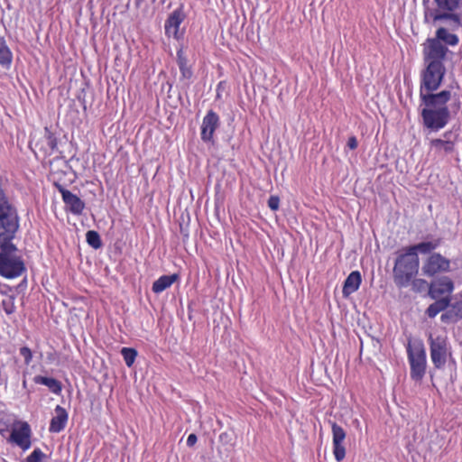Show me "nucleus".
<instances>
[{"label": "nucleus", "instance_id": "nucleus-28", "mask_svg": "<svg viewBox=\"0 0 462 462\" xmlns=\"http://www.w3.org/2000/svg\"><path fill=\"white\" fill-rule=\"evenodd\" d=\"M14 300V297L11 295H8L2 300L3 310L7 315H11L15 312L16 308Z\"/></svg>", "mask_w": 462, "mask_h": 462}, {"label": "nucleus", "instance_id": "nucleus-3", "mask_svg": "<svg viewBox=\"0 0 462 462\" xmlns=\"http://www.w3.org/2000/svg\"><path fill=\"white\" fill-rule=\"evenodd\" d=\"M424 107L420 111L424 127L438 132L444 128L450 119L448 102L451 99V92L442 90L435 95H422L420 97Z\"/></svg>", "mask_w": 462, "mask_h": 462}, {"label": "nucleus", "instance_id": "nucleus-21", "mask_svg": "<svg viewBox=\"0 0 462 462\" xmlns=\"http://www.w3.org/2000/svg\"><path fill=\"white\" fill-rule=\"evenodd\" d=\"M33 381L37 384L47 386L49 390L55 394H60L62 391L61 383L55 378L36 375Z\"/></svg>", "mask_w": 462, "mask_h": 462}, {"label": "nucleus", "instance_id": "nucleus-16", "mask_svg": "<svg viewBox=\"0 0 462 462\" xmlns=\"http://www.w3.org/2000/svg\"><path fill=\"white\" fill-rule=\"evenodd\" d=\"M184 19L185 14L182 8L174 10L165 21L164 29L166 35L178 38L179 28Z\"/></svg>", "mask_w": 462, "mask_h": 462}, {"label": "nucleus", "instance_id": "nucleus-12", "mask_svg": "<svg viewBox=\"0 0 462 462\" xmlns=\"http://www.w3.org/2000/svg\"><path fill=\"white\" fill-rule=\"evenodd\" d=\"M56 187L61 195L66 210L75 216L81 215L85 209V202L76 194L65 189L62 185L56 184Z\"/></svg>", "mask_w": 462, "mask_h": 462}, {"label": "nucleus", "instance_id": "nucleus-19", "mask_svg": "<svg viewBox=\"0 0 462 462\" xmlns=\"http://www.w3.org/2000/svg\"><path fill=\"white\" fill-rule=\"evenodd\" d=\"M179 279L180 275L178 273L162 275L153 282L152 291L154 293L159 294L166 289L170 288L174 282L179 281Z\"/></svg>", "mask_w": 462, "mask_h": 462}, {"label": "nucleus", "instance_id": "nucleus-26", "mask_svg": "<svg viewBox=\"0 0 462 462\" xmlns=\"http://www.w3.org/2000/svg\"><path fill=\"white\" fill-rule=\"evenodd\" d=\"M121 354L123 356L125 365L128 367H131L134 365L135 358L137 356V351L132 347H123L121 349Z\"/></svg>", "mask_w": 462, "mask_h": 462}, {"label": "nucleus", "instance_id": "nucleus-18", "mask_svg": "<svg viewBox=\"0 0 462 462\" xmlns=\"http://www.w3.org/2000/svg\"><path fill=\"white\" fill-rule=\"evenodd\" d=\"M362 282V276L359 271H353L349 273L344 282L342 293L344 297H348L356 292Z\"/></svg>", "mask_w": 462, "mask_h": 462}, {"label": "nucleus", "instance_id": "nucleus-2", "mask_svg": "<svg viewBox=\"0 0 462 462\" xmlns=\"http://www.w3.org/2000/svg\"><path fill=\"white\" fill-rule=\"evenodd\" d=\"M448 48L435 39H428L423 44V59L426 69L422 72L420 97L422 95H435L443 80L446 69L444 60Z\"/></svg>", "mask_w": 462, "mask_h": 462}, {"label": "nucleus", "instance_id": "nucleus-7", "mask_svg": "<svg viewBox=\"0 0 462 462\" xmlns=\"http://www.w3.org/2000/svg\"><path fill=\"white\" fill-rule=\"evenodd\" d=\"M459 134L451 130L446 131L441 137L430 141V148L437 156H445L456 152Z\"/></svg>", "mask_w": 462, "mask_h": 462}, {"label": "nucleus", "instance_id": "nucleus-24", "mask_svg": "<svg viewBox=\"0 0 462 462\" xmlns=\"http://www.w3.org/2000/svg\"><path fill=\"white\" fill-rule=\"evenodd\" d=\"M177 63L181 74V78L189 79L192 77L191 68L188 65V59L182 48L177 51Z\"/></svg>", "mask_w": 462, "mask_h": 462}, {"label": "nucleus", "instance_id": "nucleus-32", "mask_svg": "<svg viewBox=\"0 0 462 462\" xmlns=\"http://www.w3.org/2000/svg\"><path fill=\"white\" fill-rule=\"evenodd\" d=\"M450 310L454 316L457 317V319H462V300L456 301L453 304H450Z\"/></svg>", "mask_w": 462, "mask_h": 462}, {"label": "nucleus", "instance_id": "nucleus-15", "mask_svg": "<svg viewBox=\"0 0 462 462\" xmlns=\"http://www.w3.org/2000/svg\"><path fill=\"white\" fill-rule=\"evenodd\" d=\"M34 146L42 152L44 157L51 156L58 148V140L55 134L48 127H45L43 138L37 141Z\"/></svg>", "mask_w": 462, "mask_h": 462}, {"label": "nucleus", "instance_id": "nucleus-38", "mask_svg": "<svg viewBox=\"0 0 462 462\" xmlns=\"http://www.w3.org/2000/svg\"><path fill=\"white\" fill-rule=\"evenodd\" d=\"M461 100L458 97L452 105V112L456 115L461 108Z\"/></svg>", "mask_w": 462, "mask_h": 462}, {"label": "nucleus", "instance_id": "nucleus-4", "mask_svg": "<svg viewBox=\"0 0 462 462\" xmlns=\"http://www.w3.org/2000/svg\"><path fill=\"white\" fill-rule=\"evenodd\" d=\"M420 259L417 254L411 253L406 247L396 252L393 269V277L398 288H406L419 272Z\"/></svg>", "mask_w": 462, "mask_h": 462}, {"label": "nucleus", "instance_id": "nucleus-6", "mask_svg": "<svg viewBox=\"0 0 462 462\" xmlns=\"http://www.w3.org/2000/svg\"><path fill=\"white\" fill-rule=\"evenodd\" d=\"M406 348L411 379L416 383H421L427 370V355L424 344L420 339L409 340Z\"/></svg>", "mask_w": 462, "mask_h": 462}, {"label": "nucleus", "instance_id": "nucleus-8", "mask_svg": "<svg viewBox=\"0 0 462 462\" xmlns=\"http://www.w3.org/2000/svg\"><path fill=\"white\" fill-rule=\"evenodd\" d=\"M430 351L431 361L437 369L444 367L448 353V343L446 336L429 337Z\"/></svg>", "mask_w": 462, "mask_h": 462}, {"label": "nucleus", "instance_id": "nucleus-29", "mask_svg": "<svg viewBox=\"0 0 462 462\" xmlns=\"http://www.w3.org/2000/svg\"><path fill=\"white\" fill-rule=\"evenodd\" d=\"M46 454L39 448H36L26 458L25 462H43Z\"/></svg>", "mask_w": 462, "mask_h": 462}, {"label": "nucleus", "instance_id": "nucleus-22", "mask_svg": "<svg viewBox=\"0 0 462 462\" xmlns=\"http://www.w3.org/2000/svg\"><path fill=\"white\" fill-rule=\"evenodd\" d=\"M440 245V239L434 241L421 242L414 245L407 246L406 248L411 252L418 254V252L421 254H428L437 249Z\"/></svg>", "mask_w": 462, "mask_h": 462}, {"label": "nucleus", "instance_id": "nucleus-5", "mask_svg": "<svg viewBox=\"0 0 462 462\" xmlns=\"http://www.w3.org/2000/svg\"><path fill=\"white\" fill-rule=\"evenodd\" d=\"M435 8L425 11V18L432 22L451 21L457 26L462 24V0H433Z\"/></svg>", "mask_w": 462, "mask_h": 462}, {"label": "nucleus", "instance_id": "nucleus-27", "mask_svg": "<svg viewBox=\"0 0 462 462\" xmlns=\"http://www.w3.org/2000/svg\"><path fill=\"white\" fill-rule=\"evenodd\" d=\"M86 239L88 244L95 249H98L102 245L100 236L97 231H88L86 234Z\"/></svg>", "mask_w": 462, "mask_h": 462}, {"label": "nucleus", "instance_id": "nucleus-35", "mask_svg": "<svg viewBox=\"0 0 462 462\" xmlns=\"http://www.w3.org/2000/svg\"><path fill=\"white\" fill-rule=\"evenodd\" d=\"M218 439H219V442H221L224 445H228V444H231V442H232V437L226 431L220 433Z\"/></svg>", "mask_w": 462, "mask_h": 462}, {"label": "nucleus", "instance_id": "nucleus-17", "mask_svg": "<svg viewBox=\"0 0 462 462\" xmlns=\"http://www.w3.org/2000/svg\"><path fill=\"white\" fill-rule=\"evenodd\" d=\"M54 412L55 414L50 422L49 431L51 433H59L65 429L68 422L69 414L67 411L60 405L55 407Z\"/></svg>", "mask_w": 462, "mask_h": 462}, {"label": "nucleus", "instance_id": "nucleus-11", "mask_svg": "<svg viewBox=\"0 0 462 462\" xmlns=\"http://www.w3.org/2000/svg\"><path fill=\"white\" fill-rule=\"evenodd\" d=\"M220 125L218 115L209 110L202 119L200 127V137L205 143H214V134Z\"/></svg>", "mask_w": 462, "mask_h": 462}, {"label": "nucleus", "instance_id": "nucleus-30", "mask_svg": "<svg viewBox=\"0 0 462 462\" xmlns=\"http://www.w3.org/2000/svg\"><path fill=\"white\" fill-rule=\"evenodd\" d=\"M412 290L417 292L424 291L430 284L424 279H413L411 282Z\"/></svg>", "mask_w": 462, "mask_h": 462}, {"label": "nucleus", "instance_id": "nucleus-13", "mask_svg": "<svg viewBox=\"0 0 462 462\" xmlns=\"http://www.w3.org/2000/svg\"><path fill=\"white\" fill-rule=\"evenodd\" d=\"M454 288L453 281L448 276H442L430 283L429 295L433 300L450 297Z\"/></svg>", "mask_w": 462, "mask_h": 462}, {"label": "nucleus", "instance_id": "nucleus-33", "mask_svg": "<svg viewBox=\"0 0 462 462\" xmlns=\"http://www.w3.org/2000/svg\"><path fill=\"white\" fill-rule=\"evenodd\" d=\"M267 204L271 210L276 211L280 207V198L278 196H271L267 201Z\"/></svg>", "mask_w": 462, "mask_h": 462}, {"label": "nucleus", "instance_id": "nucleus-20", "mask_svg": "<svg viewBox=\"0 0 462 462\" xmlns=\"http://www.w3.org/2000/svg\"><path fill=\"white\" fill-rule=\"evenodd\" d=\"M450 297H442L436 299L426 310L429 318H435L439 312L445 310L450 305Z\"/></svg>", "mask_w": 462, "mask_h": 462}, {"label": "nucleus", "instance_id": "nucleus-10", "mask_svg": "<svg viewBox=\"0 0 462 462\" xmlns=\"http://www.w3.org/2000/svg\"><path fill=\"white\" fill-rule=\"evenodd\" d=\"M449 271L450 260L439 253L430 254L422 265L423 274L429 277H433L439 273H448Z\"/></svg>", "mask_w": 462, "mask_h": 462}, {"label": "nucleus", "instance_id": "nucleus-25", "mask_svg": "<svg viewBox=\"0 0 462 462\" xmlns=\"http://www.w3.org/2000/svg\"><path fill=\"white\" fill-rule=\"evenodd\" d=\"M434 39L439 41L440 43L441 42H444L446 44L450 46H456L459 42L457 35L450 33L444 27H440L437 30L436 38Z\"/></svg>", "mask_w": 462, "mask_h": 462}, {"label": "nucleus", "instance_id": "nucleus-14", "mask_svg": "<svg viewBox=\"0 0 462 462\" xmlns=\"http://www.w3.org/2000/svg\"><path fill=\"white\" fill-rule=\"evenodd\" d=\"M332 430V443H333V454L335 459L337 462H341L346 457V448L344 446V441L346 439V431L345 430L337 424L336 422L331 423Z\"/></svg>", "mask_w": 462, "mask_h": 462}, {"label": "nucleus", "instance_id": "nucleus-39", "mask_svg": "<svg viewBox=\"0 0 462 462\" xmlns=\"http://www.w3.org/2000/svg\"><path fill=\"white\" fill-rule=\"evenodd\" d=\"M221 85H222V82L218 83L217 88H219L221 87Z\"/></svg>", "mask_w": 462, "mask_h": 462}, {"label": "nucleus", "instance_id": "nucleus-1", "mask_svg": "<svg viewBox=\"0 0 462 462\" xmlns=\"http://www.w3.org/2000/svg\"><path fill=\"white\" fill-rule=\"evenodd\" d=\"M20 228L18 208L0 177V275L15 279L26 273L24 260L14 240Z\"/></svg>", "mask_w": 462, "mask_h": 462}, {"label": "nucleus", "instance_id": "nucleus-36", "mask_svg": "<svg viewBox=\"0 0 462 462\" xmlns=\"http://www.w3.org/2000/svg\"><path fill=\"white\" fill-rule=\"evenodd\" d=\"M358 142L356 136H350L347 140V146L350 150H355L357 148Z\"/></svg>", "mask_w": 462, "mask_h": 462}, {"label": "nucleus", "instance_id": "nucleus-9", "mask_svg": "<svg viewBox=\"0 0 462 462\" xmlns=\"http://www.w3.org/2000/svg\"><path fill=\"white\" fill-rule=\"evenodd\" d=\"M9 442L15 444L23 451L32 446V429L27 421H18L11 430Z\"/></svg>", "mask_w": 462, "mask_h": 462}, {"label": "nucleus", "instance_id": "nucleus-31", "mask_svg": "<svg viewBox=\"0 0 462 462\" xmlns=\"http://www.w3.org/2000/svg\"><path fill=\"white\" fill-rule=\"evenodd\" d=\"M19 352H20V355L24 359V364L27 365H30L32 360V350L28 346H22L20 348Z\"/></svg>", "mask_w": 462, "mask_h": 462}, {"label": "nucleus", "instance_id": "nucleus-23", "mask_svg": "<svg viewBox=\"0 0 462 462\" xmlns=\"http://www.w3.org/2000/svg\"><path fill=\"white\" fill-rule=\"evenodd\" d=\"M13 62V53L4 37L0 36V66L9 69Z\"/></svg>", "mask_w": 462, "mask_h": 462}, {"label": "nucleus", "instance_id": "nucleus-34", "mask_svg": "<svg viewBox=\"0 0 462 462\" xmlns=\"http://www.w3.org/2000/svg\"><path fill=\"white\" fill-rule=\"evenodd\" d=\"M440 319H441V321H443V322H449V321L456 322V321H457V320H458V319H457V317L453 315V313L451 312V310H448V311H446L445 313H443V314L440 316Z\"/></svg>", "mask_w": 462, "mask_h": 462}, {"label": "nucleus", "instance_id": "nucleus-37", "mask_svg": "<svg viewBox=\"0 0 462 462\" xmlns=\"http://www.w3.org/2000/svg\"><path fill=\"white\" fill-rule=\"evenodd\" d=\"M198 438L196 434L191 433L187 438V445L189 447H193L197 443Z\"/></svg>", "mask_w": 462, "mask_h": 462}]
</instances>
